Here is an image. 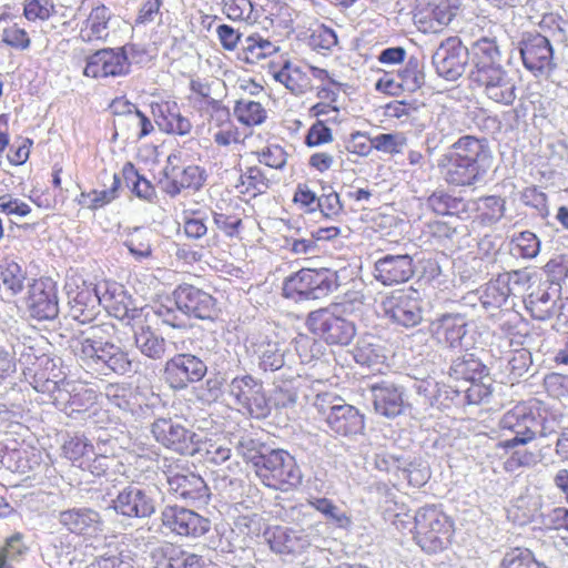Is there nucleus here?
<instances>
[{"label": "nucleus", "instance_id": "42", "mask_svg": "<svg viewBox=\"0 0 568 568\" xmlns=\"http://www.w3.org/2000/svg\"><path fill=\"white\" fill-rule=\"evenodd\" d=\"M109 403L123 412L133 413L138 404V396L130 384L110 383L104 388Z\"/></svg>", "mask_w": 568, "mask_h": 568}, {"label": "nucleus", "instance_id": "38", "mask_svg": "<svg viewBox=\"0 0 568 568\" xmlns=\"http://www.w3.org/2000/svg\"><path fill=\"white\" fill-rule=\"evenodd\" d=\"M273 78L294 95H302L312 88L311 79L307 73L288 61H286L278 71L273 73Z\"/></svg>", "mask_w": 568, "mask_h": 568}, {"label": "nucleus", "instance_id": "6", "mask_svg": "<svg viewBox=\"0 0 568 568\" xmlns=\"http://www.w3.org/2000/svg\"><path fill=\"white\" fill-rule=\"evenodd\" d=\"M323 523L310 524L307 528H288L275 526L265 531L270 548L281 555L301 554L315 541L320 540Z\"/></svg>", "mask_w": 568, "mask_h": 568}, {"label": "nucleus", "instance_id": "31", "mask_svg": "<svg viewBox=\"0 0 568 568\" xmlns=\"http://www.w3.org/2000/svg\"><path fill=\"white\" fill-rule=\"evenodd\" d=\"M473 69L481 72L486 69L501 67V53L495 38L481 37L471 44Z\"/></svg>", "mask_w": 568, "mask_h": 568}, {"label": "nucleus", "instance_id": "63", "mask_svg": "<svg viewBox=\"0 0 568 568\" xmlns=\"http://www.w3.org/2000/svg\"><path fill=\"white\" fill-rule=\"evenodd\" d=\"M317 209L324 216L334 219L343 211V205L339 195L333 190L332 186H323V193L318 197Z\"/></svg>", "mask_w": 568, "mask_h": 568}, {"label": "nucleus", "instance_id": "23", "mask_svg": "<svg viewBox=\"0 0 568 568\" xmlns=\"http://www.w3.org/2000/svg\"><path fill=\"white\" fill-rule=\"evenodd\" d=\"M429 329L437 344L458 348L467 333V322L460 314H443L430 323Z\"/></svg>", "mask_w": 568, "mask_h": 568}, {"label": "nucleus", "instance_id": "50", "mask_svg": "<svg viewBox=\"0 0 568 568\" xmlns=\"http://www.w3.org/2000/svg\"><path fill=\"white\" fill-rule=\"evenodd\" d=\"M462 0H436L428 1L425 11L427 17L435 20L439 26H448L456 16Z\"/></svg>", "mask_w": 568, "mask_h": 568}, {"label": "nucleus", "instance_id": "62", "mask_svg": "<svg viewBox=\"0 0 568 568\" xmlns=\"http://www.w3.org/2000/svg\"><path fill=\"white\" fill-rule=\"evenodd\" d=\"M253 10L251 0H224L223 12L233 21L255 20L256 17H252Z\"/></svg>", "mask_w": 568, "mask_h": 568}, {"label": "nucleus", "instance_id": "60", "mask_svg": "<svg viewBox=\"0 0 568 568\" xmlns=\"http://www.w3.org/2000/svg\"><path fill=\"white\" fill-rule=\"evenodd\" d=\"M310 505L327 519L334 521L338 527H346L349 524V518L334 503L327 498H313Z\"/></svg>", "mask_w": 568, "mask_h": 568}, {"label": "nucleus", "instance_id": "20", "mask_svg": "<svg viewBox=\"0 0 568 568\" xmlns=\"http://www.w3.org/2000/svg\"><path fill=\"white\" fill-rule=\"evenodd\" d=\"M325 420L332 432L337 435L349 437L361 434L365 428L364 415L361 412L338 399L327 410H323Z\"/></svg>", "mask_w": 568, "mask_h": 568}, {"label": "nucleus", "instance_id": "59", "mask_svg": "<svg viewBox=\"0 0 568 568\" xmlns=\"http://www.w3.org/2000/svg\"><path fill=\"white\" fill-rule=\"evenodd\" d=\"M54 12L53 0H24L23 16L28 21H45Z\"/></svg>", "mask_w": 568, "mask_h": 568}, {"label": "nucleus", "instance_id": "25", "mask_svg": "<svg viewBox=\"0 0 568 568\" xmlns=\"http://www.w3.org/2000/svg\"><path fill=\"white\" fill-rule=\"evenodd\" d=\"M30 315L39 321L53 320L59 313L54 285L43 281L32 284L27 301Z\"/></svg>", "mask_w": 568, "mask_h": 568}, {"label": "nucleus", "instance_id": "15", "mask_svg": "<svg viewBox=\"0 0 568 568\" xmlns=\"http://www.w3.org/2000/svg\"><path fill=\"white\" fill-rule=\"evenodd\" d=\"M174 305L182 314L200 320H213L216 301L207 292L190 284H181L173 291Z\"/></svg>", "mask_w": 568, "mask_h": 568}, {"label": "nucleus", "instance_id": "54", "mask_svg": "<svg viewBox=\"0 0 568 568\" xmlns=\"http://www.w3.org/2000/svg\"><path fill=\"white\" fill-rule=\"evenodd\" d=\"M87 568H135L129 552L109 550L93 559Z\"/></svg>", "mask_w": 568, "mask_h": 568}, {"label": "nucleus", "instance_id": "57", "mask_svg": "<svg viewBox=\"0 0 568 568\" xmlns=\"http://www.w3.org/2000/svg\"><path fill=\"white\" fill-rule=\"evenodd\" d=\"M216 227L227 237H237L242 229V215L237 212L213 211Z\"/></svg>", "mask_w": 568, "mask_h": 568}, {"label": "nucleus", "instance_id": "30", "mask_svg": "<svg viewBox=\"0 0 568 568\" xmlns=\"http://www.w3.org/2000/svg\"><path fill=\"white\" fill-rule=\"evenodd\" d=\"M427 206L437 215L457 216L460 220L470 217V202L445 190L433 192L427 199Z\"/></svg>", "mask_w": 568, "mask_h": 568}, {"label": "nucleus", "instance_id": "1", "mask_svg": "<svg viewBox=\"0 0 568 568\" xmlns=\"http://www.w3.org/2000/svg\"><path fill=\"white\" fill-rule=\"evenodd\" d=\"M114 331L110 323L92 325L71 342V348L81 365L100 374L128 375L136 373L139 362L125 348L110 343L106 337Z\"/></svg>", "mask_w": 568, "mask_h": 568}, {"label": "nucleus", "instance_id": "9", "mask_svg": "<svg viewBox=\"0 0 568 568\" xmlns=\"http://www.w3.org/2000/svg\"><path fill=\"white\" fill-rule=\"evenodd\" d=\"M469 78L483 94L495 103L511 105L516 100V81L503 65L481 72H470Z\"/></svg>", "mask_w": 568, "mask_h": 568}, {"label": "nucleus", "instance_id": "4", "mask_svg": "<svg viewBox=\"0 0 568 568\" xmlns=\"http://www.w3.org/2000/svg\"><path fill=\"white\" fill-rule=\"evenodd\" d=\"M306 327L329 345H348L356 335L355 323L341 314V304L308 313Z\"/></svg>", "mask_w": 568, "mask_h": 568}, {"label": "nucleus", "instance_id": "12", "mask_svg": "<svg viewBox=\"0 0 568 568\" xmlns=\"http://www.w3.org/2000/svg\"><path fill=\"white\" fill-rule=\"evenodd\" d=\"M154 439L168 449L182 455L196 450V434L172 418H158L151 425Z\"/></svg>", "mask_w": 568, "mask_h": 568}, {"label": "nucleus", "instance_id": "53", "mask_svg": "<svg viewBox=\"0 0 568 568\" xmlns=\"http://www.w3.org/2000/svg\"><path fill=\"white\" fill-rule=\"evenodd\" d=\"M499 568H547L534 557L527 548H513L508 550L499 565Z\"/></svg>", "mask_w": 568, "mask_h": 568}, {"label": "nucleus", "instance_id": "56", "mask_svg": "<svg viewBox=\"0 0 568 568\" xmlns=\"http://www.w3.org/2000/svg\"><path fill=\"white\" fill-rule=\"evenodd\" d=\"M95 402L97 392L94 389L75 384L67 415L73 417L75 413L87 412Z\"/></svg>", "mask_w": 568, "mask_h": 568}, {"label": "nucleus", "instance_id": "18", "mask_svg": "<svg viewBox=\"0 0 568 568\" xmlns=\"http://www.w3.org/2000/svg\"><path fill=\"white\" fill-rule=\"evenodd\" d=\"M129 69L130 63L123 49H102L88 57L83 74L93 79L121 77Z\"/></svg>", "mask_w": 568, "mask_h": 568}, {"label": "nucleus", "instance_id": "48", "mask_svg": "<svg viewBox=\"0 0 568 568\" xmlns=\"http://www.w3.org/2000/svg\"><path fill=\"white\" fill-rule=\"evenodd\" d=\"M114 444L110 438L98 437L95 445V454L92 455L91 460L84 464L83 468H88L92 474L100 476L104 474L110 467V455L114 454Z\"/></svg>", "mask_w": 568, "mask_h": 568}, {"label": "nucleus", "instance_id": "44", "mask_svg": "<svg viewBox=\"0 0 568 568\" xmlns=\"http://www.w3.org/2000/svg\"><path fill=\"white\" fill-rule=\"evenodd\" d=\"M243 60L247 63H257L260 60L278 51V47L262 36H248L243 43Z\"/></svg>", "mask_w": 568, "mask_h": 568}, {"label": "nucleus", "instance_id": "5", "mask_svg": "<svg viewBox=\"0 0 568 568\" xmlns=\"http://www.w3.org/2000/svg\"><path fill=\"white\" fill-rule=\"evenodd\" d=\"M415 539L427 552L442 550L453 534V521L439 508L426 506L415 514Z\"/></svg>", "mask_w": 568, "mask_h": 568}, {"label": "nucleus", "instance_id": "3", "mask_svg": "<svg viewBox=\"0 0 568 568\" xmlns=\"http://www.w3.org/2000/svg\"><path fill=\"white\" fill-rule=\"evenodd\" d=\"M255 474L265 486L277 490L297 487L303 479L294 456L284 449H272L260 457Z\"/></svg>", "mask_w": 568, "mask_h": 568}, {"label": "nucleus", "instance_id": "39", "mask_svg": "<svg viewBox=\"0 0 568 568\" xmlns=\"http://www.w3.org/2000/svg\"><path fill=\"white\" fill-rule=\"evenodd\" d=\"M134 344L142 355L153 361L163 359L168 352L165 338L150 327H141L134 333Z\"/></svg>", "mask_w": 568, "mask_h": 568}, {"label": "nucleus", "instance_id": "47", "mask_svg": "<svg viewBox=\"0 0 568 568\" xmlns=\"http://www.w3.org/2000/svg\"><path fill=\"white\" fill-rule=\"evenodd\" d=\"M63 453L73 464L78 463L79 467H84V464L95 454V446L84 436H74L64 443Z\"/></svg>", "mask_w": 568, "mask_h": 568}, {"label": "nucleus", "instance_id": "16", "mask_svg": "<svg viewBox=\"0 0 568 568\" xmlns=\"http://www.w3.org/2000/svg\"><path fill=\"white\" fill-rule=\"evenodd\" d=\"M162 523L176 535L191 538L205 535L211 527L207 518L180 506H166L162 511Z\"/></svg>", "mask_w": 568, "mask_h": 568}, {"label": "nucleus", "instance_id": "10", "mask_svg": "<svg viewBox=\"0 0 568 568\" xmlns=\"http://www.w3.org/2000/svg\"><path fill=\"white\" fill-rule=\"evenodd\" d=\"M524 67L535 75L550 73L555 68L554 49L546 36L526 32L518 43Z\"/></svg>", "mask_w": 568, "mask_h": 568}, {"label": "nucleus", "instance_id": "52", "mask_svg": "<svg viewBox=\"0 0 568 568\" xmlns=\"http://www.w3.org/2000/svg\"><path fill=\"white\" fill-rule=\"evenodd\" d=\"M150 232L135 229L124 241V246L135 261H143L152 255V245L150 242Z\"/></svg>", "mask_w": 568, "mask_h": 568}, {"label": "nucleus", "instance_id": "22", "mask_svg": "<svg viewBox=\"0 0 568 568\" xmlns=\"http://www.w3.org/2000/svg\"><path fill=\"white\" fill-rule=\"evenodd\" d=\"M375 278L384 285L409 281L414 275L413 258L408 254L385 255L375 263Z\"/></svg>", "mask_w": 568, "mask_h": 568}, {"label": "nucleus", "instance_id": "37", "mask_svg": "<svg viewBox=\"0 0 568 568\" xmlns=\"http://www.w3.org/2000/svg\"><path fill=\"white\" fill-rule=\"evenodd\" d=\"M110 10L101 4L93 8L80 30V38L85 42L105 40L109 36Z\"/></svg>", "mask_w": 568, "mask_h": 568}, {"label": "nucleus", "instance_id": "34", "mask_svg": "<svg viewBox=\"0 0 568 568\" xmlns=\"http://www.w3.org/2000/svg\"><path fill=\"white\" fill-rule=\"evenodd\" d=\"M310 291L308 301L321 300L341 286V273L329 268H308Z\"/></svg>", "mask_w": 568, "mask_h": 568}, {"label": "nucleus", "instance_id": "58", "mask_svg": "<svg viewBox=\"0 0 568 568\" xmlns=\"http://www.w3.org/2000/svg\"><path fill=\"white\" fill-rule=\"evenodd\" d=\"M375 466L377 469L386 473L392 470H400L403 471L405 478H407L409 481L414 479L413 474L416 467L415 463H406L402 458L394 455H377L375 459Z\"/></svg>", "mask_w": 568, "mask_h": 568}, {"label": "nucleus", "instance_id": "51", "mask_svg": "<svg viewBox=\"0 0 568 568\" xmlns=\"http://www.w3.org/2000/svg\"><path fill=\"white\" fill-rule=\"evenodd\" d=\"M240 180L243 187L241 193H246L253 197L265 193L270 187L268 179L258 166L247 168V170L241 174Z\"/></svg>", "mask_w": 568, "mask_h": 568}, {"label": "nucleus", "instance_id": "49", "mask_svg": "<svg viewBox=\"0 0 568 568\" xmlns=\"http://www.w3.org/2000/svg\"><path fill=\"white\" fill-rule=\"evenodd\" d=\"M234 114L245 125H258L266 119V111L260 102L242 99L234 106Z\"/></svg>", "mask_w": 568, "mask_h": 568}, {"label": "nucleus", "instance_id": "61", "mask_svg": "<svg viewBox=\"0 0 568 568\" xmlns=\"http://www.w3.org/2000/svg\"><path fill=\"white\" fill-rule=\"evenodd\" d=\"M257 159L266 166L281 170L287 162V153L280 144L270 143L257 152Z\"/></svg>", "mask_w": 568, "mask_h": 568}, {"label": "nucleus", "instance_id": "11", "mask_svg": "<svg viewBox=\"0 0 568 568\" xmlns=\"http://www.w3.org/2000/svg\"><path fill=\"white\" fill-rule=\"evenodd\" d=\"M499 427L514 434L513 438L503 442V447L513 448L526 445L537 436L538 416L526 404H517L503 415Z\"/></svg>", "mask_w": 568, "mask_h": 568}, {"label": "nucleus", "instance_id": "29", "mask_svg": "<svg viewBox=\"0 0 568 568\" xmlns=\"http://www.w3.org/2000/svg\"><path fill=\"white\" fill-rule=\"evenodd\" d=\"M373 403L376 413L392 418L403 412V390L389 382H382L372 386Z\"/></svg>", "mask_w": 568, "mask_h": 568}, {"label": "nucleus", "instance_id": "14", "mask_svg": "<svg viewBox=\"0 0 568 568\" xmlns=\"http://www.w3.org/2000/svg\"><path fill=\"white\" fill-rule=\"evenodd\" d=\"M207 372L206 364L189 353L175 354L164 365V377L172 388L183 389L201 381Z\"/></svg>", "mask_w": 568, "mask_h": 568}, {"label": "nucleus", "instance_id": "33", "mask_svg": "<svg viewBox=\"0 0 568 568\" xmlns=\"http://www.w3.org/2000/svg\"><path fill=\"white\" fill-rule=\"evenodd\" d=\"M34 389L37 392L48 394L52 404L60 410L68 413L70 407L72 393L75 390V383L61 378L53 381L47 378L44 381L37 379Z\"/></svg>", "mask_w": 568, "mask_h": 568}, {"label": "nucleus", "instance_id": "26", "mask_svg": "<svg viewBox=\"0 0 568 568\" xmlns=\"http://www.w3.org/2000/svg\"><path fill=\"white\" fill-rule=\"evenodd\" d=\"M97 294L102 305L109 313L118 318L130 317V312L134 311L131 296L124 287L116 283L104 281L95 285Z\"/></svg>", "mask_w": 568, "mask_h": 568}, {"label": "nucleus", "instance_id": "35", "mask_svg": "<svg viewBox=\"0 0 568 568\" xmlns=\"http://www.w3.org/2000/svg\"><path fill=\"white\" fill-rule=\"evenodd\" d=\"M352 353L357 364L376 371H381L379 366L386 361L384 348L371 335L359 338Z\"/></svg>", "mask_w": 568, "mask_h": 568}, {"label": "nucleus", "instance_id": "19", "mask_svg": "<svg viewBox=\"0 0 568 568\" xmlns=\"http://www.w3.org/2000/svg\"><path fill=\"white\" fill-rule=\"evenodd\" d=\"M384 310L394 323L404 327H414L423 318L416 291L394 293L384 302Z\"/></svg>", "mask_w": 568, "mask_h": 568}, {"label": "nucleus", "instance_id": "45", "mask_svg": "<svg viewBox=\"0 0 568 568\" xmlns=\"http://www.w3.org/2000/svg\"><path fill=\"white\" fill-rule=\"evenodd\" d=\"M485 366L473 354H465L453 361L449 368L450 377L465 382H475L481 377Z\"/></svg>", "mask_w": 568, "mask_h": 568}, {"label": "nucleus", "instance_id": "43", "mask_svg": "<svg viewBox=\"0 0 568 568\" xmlns=\"http://www.w3.org/2000/svg\"><path fill=\"white\" fill-rule=\"evenodd\" d=\"M121 173L126 186L134 195L145 201H153L156 195L154 186L138 172L133 163L126 162Z\"/></svg>", "mask_w": 568, "mask_h": 568}, {"label": "nucleus", "instance_id": "28", "mask_svg": "<svg viewBox=\"0 0 568 568\" xmlns=\"http://www.w3.org/2000/svg\"><path fill=\"white\" fill-rule=\"evenodd\" d=\"M560 300V290L556 285H544L537 287L525 300L526 310L538 321L549 320Z\"/></svg>", "mask_w": 568, "mask_h": 568}, {"label": "nucleus", "instance_id": "24", "mask_svg": "<svg viewBox=\"0 0 568 568\" xmlns=\"http://www.w3.org/2000/svg\"><path fill=\"white\" fill-rule=\"evenodd\" d=\"M520 272L503 273L489 281L480 291L479 300L486 308H499L515 294L516 285L520 284Z\"/></svg>", "mask_w": 568, "mask_h": 568}, {"label": "nucleus", "instance_id": "17", "mask_svg": "<svg viewBox=\"0 0 568 568\" xmlns=\"http://www.w3.org/2000/svg\"><path fill=\"white\" fill-rule=\"evenodd\" d=\"M116 514L129 518H148L155 513V501L151 493L139 485L124 487L112 500Z\"/></svg>", "mask_w": 568, "mask_h": 568}, {"label": "nucleus", "instance_id": "8", "mask_svg": "<svg viewBox=\"0 0 568 568\" xmlns=\"http://www.w3.org/2000/svg\"><path fill=\"white\" fill-rule=\"evenodd\" d=\"M229 394L241 409L254 418H264L271 412L262 382L251 375L234 377L229 384Z\"/></svg>", "mask_w": 568, "mask_h": 568}, {"label": "nucleus", "instance_id": "41", "mask_svg": "<svg viewBox=\"0 0 568 568\" xmlns=\"http://www.w3.org/2000/svg\"><path fill=\"white\" fill-rule=\"evenodd\" d=\"M26 273L14 261H3L0 264V290L8 296H14L24 287Z\"/></svg>", "mask_w": 568, "mask_h": 568}, {"label": "nucleus", "instance_id": "32", "mask_svg": "<svg viewBox=\"0 0 568 568\" xmlns=\"http://www.w3.org/2000/svg\"><path fill=\"white\" fill-rule=\"evenodd\" d=\"M470 202V215L476 213L480 224L490 226L499 222L505 215L506 201L497 195L481 196Z\"/></svg>", "mask_w": 568, "mask_h": 568}, {"label": "nucleus", "instance_id": "21", "mask_svg": "<svg viewBox=\"0 0 568 568\" xmlns=\"http://www.w3.org/2000/svg\"><path fill=\"white\" fill-rule=\"evenodd\" d=\"M58 521L67 531L82 537H93L103 530L100 514L90 507L62 510L58 515Z\"/></svg>", "mask_w": 568, "mask_h": 568}, {"label": "nucleus", "instance_id": "27", "mask_svg": "<svg viewBox=\"0 0 568 568\" xmlns=\"http://www.w3.org/2000/svg\"><path fill=\"white\" fill-rule=\"evenodd\" d=\"M165 175L166 179L161 181L162 189L171 196H175L186 189L199 191L206 180L205 170L199 165H189L180 171L173 168L172 178L169 176V173Z\"/></svg>", "mask_w": 568, "mask_h": 568}, {"label": "nucleus", "instance_id": "13", "mask_svg": "<svg viewBox=\"0 0 568 568\" xmlns=\"http://www.w3.org/2000/svg\"><path fill=\"white\" fill-rule=\"evenodd\" d=\"M468 50L458 37L444 40L433 54V65L437 74L448 81H456L465 72Z\"/></svg>", "mask_w": 568, "mask_h": 568}, {"label": "nucleus", "instance_id": "7", "mask_svg": "<svg viewBox=\"0 0 568 568\" xmlns=\"http://www.w3.org/2000/svg\"><path fill=\"white\" fill-rule=\"evenodd\" d=\"M169 491L192 505H206L210 499V489L204 479L180 465H170L164 471Z\"/></svg>", "mask_w": 568, "mask_h": 568}, {"label": "nucleus", "instance_id": "55", "mask_svg": "<svg viewBox=\"0 0 568 568\" xmlns=\"http://www.w3.org/2000/svg\"><path fill=\"white\" fill-rule=\"evenodd\" d=\"M513 250L523 258H534L540 251V241L530 231H523L511 240Z\"/></svg>", "mask_w": 568, "mask_h": 568}, {"label": "nucleus", "instance_id": "40", "mask_svg": "<svg viewBox=\"0 0 568 568\" xmlns=\"http://www.w3.org/2000/svg\"><path fill=\"white\" fill-rule=\"evenodd\" d=\"M100 306V298L97 294V287L92 290L84 288L77 293L71 302L70 313L71 316L80 323H88L92 321L98 314Z\"/></svg>", "mask_w": 568, "mask_h": 568}, {"label": "nucleus", "instance_id": "2", "mask_svg": "<svg viewBox=\"0 0 568 568\" xmlns=\"http://www.w3.org/2000/svg\"><path fill=\"white\" fill-rule=\"evenodd\" d=\"M491 160L487 140L464 135L442 155L438 168L449 185L471 186L485 178Z\"/></svg>", "mask_w": 568, "mask_h": 568}, {"label": "nucleus", "instance_id": "64", "mask_svg": "<svg viewBox=\"0 0 568 568\" xmlns=\"http://www.w3.org/2000/svg\"><path fill=\"white\" fill-rule=\"evenodd\" d=\"M183 229L189 239H202L207 233L206 216L201 211H192L185 214Z\"/></svg>", "mask_w": 568, "mask_h": 568}, {"label": "nucleus", "instance_id": "46", "mask_svg": "<svg viewBox=\"0 0 568 568\" xmlns=\"http://www.w3.org/2000/svg\"><path fill=\"white\" fill-rule=\"evenodd\" d=\"M310 281L308 268L292 274L283 283V296L295 302L308 301Z\"/></svg>", "mask_w": 568, "mask_h": 568}, {"label": "nucleus", "instance_id": "36", "mask_svg": "<svg viewBox=\"0 0 568 568\" xmlns=\"http://www.w3.org/2000/svg\"><path fill=\"white\" fill-rule=\"evenodd\" d=\"M252 348L261 369L274 372L283 367L285 352L278 342L265 337L252 343Z\"/></svg>", "mask_w": 568, "mask_h": 568}]
</instances>
